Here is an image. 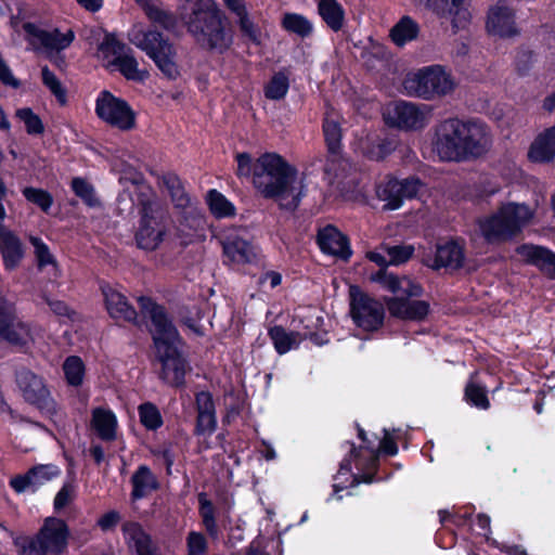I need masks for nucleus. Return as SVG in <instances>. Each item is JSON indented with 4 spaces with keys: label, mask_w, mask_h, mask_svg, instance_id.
<instances>
[{
    "label": "nucleus",
    "mask_w": 555,
    "mask_h": 555,
    "mask_svg": "<svg viewBox=\"0 0 555 555\" xmlns=\"http://www.w3.org/2000/svg\"><path fill=\"white\" fill-rule=\"evenodd\" d=\"M16 317L13 304L0 295V331L10 324V321Z\"/></svg>",
    "instance_id": "nucleus-58"
},
{
    "label": "nucleus",
    "mask_w": 555,
    "mask_h": 555,
    "mask_svg": "<svg viewBox=\"0 0 555 555\" xmlns=\"http://www.w3.org/2000/svg\"><path fill=\"white\" fill-rule=\"evenodd\" d=\"M528 157L533 163H550L555 158V127L544 130L534 139Z\"/></svg>",
    "instance_id": "nucleus-29"
},
{
    "label": "nucleus",
    "mask_w": 555,
    "mask_h": 555,
    "mask_svg": "<svg viewBox=\"0 0 555 555\" xmlns=\"http://www.w3.org/2000/svg\"><path fill=\"white\" fill-rule=\"evenodd\" d=\"M385 291L395 294V297L410 298L422 295V287L408 276H397L385 270L378 271L373 278Z\"/></svg>",
    "instance_id": "nucleus-20"
},
{
    "label": "nucleus",
    "mask_w": 555,
    "mask_h": 555,
    "mask_svg": "<svg viewBox=\"0 0 555 555\" xmlns=\"http://www.w3.org/2000/svg\"><path fill=\"white\" fill-rule=\"evenodd\" d=\"M124 539L130 550L137 555H151L150 537L144 532L138 522H125L122 525Z\"/></svg>",
    "instance_id": "nucleus-32"
},
{
    "label": "nucleus",
    "mask_w": 555,
    "mask_h": 555,
    "mask_svg": "<svg viewBox=\"0 0 555 555\" xmlns=\"http://www.w3.org/2000/svg\"><path fill=\"white\" fill-rule=\"evenodd\" d=\"M135 2L142 7L150 20L160 23L165 27L170 24L169 16L159 9L158 0H135Z\"/></svg>",
    "instance_id": "nucleus-51"
},
{
    "label": "nucleus",
    "mask_w": 555,
    "mask_h": 555,
    "mask_svg": "<svg viewBox=\"0 0 555 555\" xmlns=\"http://www.w3.org/2000/svg\"><path fill=\"white\" fill-rule=\"evenodd\" d=\"M0 80L9 86L18 87L17 80L13 77L11 70L4 64V62L0 59Z\"/></svg>",
    "instance_id": "nucleus-61"
},
{
    "label": "nucleus",
    "mask_w": 555,
    "mask_h": 555,
    "mask_svg": "<svg viewBox=\"0 0 555 555\" xmlns=\"http://www.w3.org/2000/svg\"><path fill=\"white\" fill-rule=\"evenodd\" d=\"M224 4L235 14L242 37L254 44H260L262 41L261 28L249 14L244 0H224Z\"/></svg>",
    "instance_id": "nucleus-21"
},
{
    "label": "nucleus",
    "mask_w": 555,
    "mask_h": 555,
    "mask_svg": "<svg viewBox=\"0 0 555 555\" xmlns=\"http://www.w3.org/2000/svg\"><path fill=\"white\" fill-rule=\"evenodd\" d=\"M384 119L400 129H420L428 122L427 106L420 107L409 102L392 103L385 108Z\"/></svg>",
    "instance_id": "nucleus-13"
},
{
    "label": "nucleus",
    "mask_w": 555,
    "mask_h": 555,
    "mask_svg": "<svg viewBox=\"0 0 555 555\" xmlns=\"http://www.w3.org/2000/svg\"><path fill=\"white\" fill-rule=\"evenodd\" d=\"M139 302L151 317V333L156 356L162 364L160 378L171 386L182 385L186 373V363L179 351L181 338L176 327L163 307L145 297L140 298Z\"/></svg>",
    "instance_id": "nucleus-3"
},
{
    "label": "nucleus",
    "mask_w": 555,
    "mask_h": 555,
    "mask_svg": "<svg viewBox=\"0 0 555 555\" xmlns=\"http://www.w3.org/2000/svg\"><path fill=\"white\" fill-rule=\"evenodd\" d=\"M350 448H351L350 449V457L354 459L356 467L359 470L375 468L378 452H382V453H385L388 455H396L398 452L397 443L393 439L392 434L388 429H384V438L380 441L378 450H375L373 448V444H371V443H367L365 446V448L370 451V455L366 460H362L358 456V453L356 452V448L353 444H350ZM351 469H352L351 459H345L343 461V463L340 464V468L337 473V476L335 477L336 483L334 485V491L336 493L344 488L340 486L343 483L341 479L344 476H350L352 479L351 483L353 486L360 483L361 481H364V482L371 481V478H367V477L362 478L356 474H352Z\"/></svg>",
    "instance_id": "nucleus-10"
},
{
    "label": "nucleus",
    "mask_w": 555,
    "mask_h": 555,
    "mask_svg": "<svg viewBox=\"0 0 555 555\" xmlns=\"http://www.w3.org/2000/svg\"><path fill=\"white\" fill-rule=\"evenodd\" d=\"M131 499L134 501L147 496L153 491H156L159 487V482L156 476L145 465L139 466L138 469L133 473L131 477Z\"/></svg>",
    "instance_id": "nucleus-31"
},
{
    "label": "nucleus",
    "mask_w": 555,
    "mask_h": 555,
    "mask_svg": "<svg viewBox=\"0 0 555 555\" xmlns=\"http://www.w3.org/2000/svg\"><path fill=\"white\" fill-rule=\"evenodd\" d=\"M119 181L125 184L130 183L132 186L138 189L139 205L141 204L142 201H146L149 197L151 199L156 198L155 195L151 192V190L142 183V175L131 167H125V169L121 171Z\"/></svg>",
    "instance_id": "nucleus-42"
},
{
    "label": "nucleus",
    "mask_w": 555,
    "mask_h": 555,
    "mask_svg": "<svg viewBox=\"0 0 555 555\" xmlns=\"http://www.w3.org/2000/svg\"><path fill=\"white\" fill-rule=\"evenodd\" d=\"M238 177H251L257 192L286 209H295L305 194L304 178L276 153H264L254 162L249 154L236 155Z\"/></svg>",
    "instance_id": "nucleus-1"
},
{
    "label": "nucleus",
    "mask_w": 555,
    "mask_h": 555,
    "mask_svg": "<svg viewBox=\"0 0 555 555\" xmlns=\"http://www.w3.org/2000/svg\"><path fill=\"white\" fill-rule=\"evenodd\" d=\"M179 12L201 44L212 49H225L231 44L232 37L225 31L222 14L214 0H181Z\"/></svg>",
    "instance_id": "nucleus-4"
},
{
    "label": "nucleus",
    "mask_w": 555,
    "mask_h": 555,
    "mask_svg": "<svg viewBox=\"0 0 555 555\" xmlns=\"http://www.w3.org/2000/svg\"><path fill=\"white\" fill-rule=\"evenodd\" d=\"M366 257L371 261L375 262L376 264H378L380 267H385V266L391 264L390 261H389V257L387 256V251L385 253L384 250L369 251L366 254Z\"/></svg>",
    "instance_id": "nucleus-62"
},
{
    "label": "nucleus",
    "mask_w": 555,
    "mask_h": 555,
    "mask_svg": "<svg viewBox=\"0 0 555 555\" xmlns=\"http://www.w3.org/2000/svg\"><path fill=\"white\" fill-rule=\"evenodd\" d=\"M281 25L286 31L296 34L299 37H308L313 31V24L298 13H284Z\"/></svg>",
    "instance_id": "nucleus-37"
},
{
    "label": "nucleus",
    "mask_w": 555,
    "mask_h": 555,
    "mask_svg": "<svg viewBox=\"0 0 555 555\" xmlns=\"http://www.w3.org/2000/svg\"><path fill=\"white\" fill-rule=\"evenodd\" d=\"M186 543L189 555H204L207 550L206 539L199 532H190L186 539Z\"/></svg>",
    "instance_id": "nucleus-57"
},
{
    "label": "nucleus",
    "mask_w": 555,
    "mask_h": 555,
    "mask_svg": "<svg viewBox=\"0 0 555 555\" xmlns=\"http://www.w3.org/2000/svg\"><path fill=\"white\" fill-rule=\"evenodd\" d=\"M61 470L55 465H38L29 470V478L33 481V488L39 487L47 481L57 477Z\"/></svg>",
    "instance_id": "nucleus-49"
},
{
    "label": "nucleus",
    "mask_w": 555,
    "mask_h": 555,
    "mask_svg": "<svg viewBox=\"0 0 555 555\" xmlns=\"http://www.w3.org/2000/svg\"><path fill=\"white\" fill-rule=\"evenodd\" d=\"M465 400L480 410H488L490 408L486 388L475 383L473 379H470L465 387Z\"/></svg>",
    "instance_id": "nucleus-43"
},
{
    "label": "nucleus",
    "mask_w": 555,
    "mask_h": 555,
    "mask_svg": "<svg viewBox=\"0 0 555 555\" xmlns=\"http://www.w3.org/2000/svg\"><path fill=\"white\" fill-rule=\"evenodd\" d=\"M29 242L34 247L37 269L50 280H56L61 275V269L49 246L37 236H30Z\"/></svg>",
    "instance_id": "nucleus-28"
},
{
    "label": "nucleus",
    "mask_w": 555,
    "mask_h": 555,
    "mask_svg": "<svg viewBox=\"0 0 555 555\" xmlns=\"http://www.w3.org/2000/svg\"><path fill=\"white\" fill-rule=\"evenodd\" d=\"M50 309L57 315H67L68 307L61 300L46 299Z\"/></svg>",
    "instance_id": "nucleus-64"
},
{
    "label": "nucleus",
    "mask_w": 555,
    "mask_h": 555,
    "mask_svg": "<svg viewBox=\"0 0 555 555\" xmlns=\"http://www.w3.org/2000/svg\"><path fill=\"white\" fill-rule=\"evenodd\" d=\"M516 253L524 261L535 266L548 278L555 279V253L530 244L519 246Z\"/></svg>",
    "instance_id": "nucleus-25"
},
{
    "label": "nucleus",
    "mask_w": 555,
    "mask_h": 555,
    "mask_svg": "<svg viewBox=\"0 0 555 555\" xmlns=\"http://www.w3.org/2000/svg\"><path fill=\"white\" fill-rule=\"evenodd\" d=\"M207 204L211 214L217 218L232 217L235 214L234 205L217 190H210L208 192Z\"/></svg>",
    "instance_id": "nucleus-39"
},
{
    "label": "nucleus",
    "mask_w": 555,
    "mask_h": 555,
    "mask_svg": "<svg viewBox=\"0 0 555 555\" xmlns=\"http://www.w3.org/2000/svg\"><path fill=\"white\" fill-rule=\"evenodd\" d=\"M102 294L104 296L107 312L113 319L127 322L135 320V310L128 304L126 297L121 293L109 285H103Z\"/></svg>",
    "instance_id": "nucleus-27"
},
{
    "label": "nucleus",
    "mask_w": 555,
    "mask_h": 555,
    "mask_svg": "<svg viewBox=\"0 0 555 555\" xmlns=\"http://www.w3.org/2000/svg\"><path fill=\"white\" fill-rule=\"evenodd\" d=\"M141 423L147 429H157L163 424L162 415L158 409L152 403H144L139 406Z\"/></svg>",
    "instance_id": "nucleus-50"
},
{
    "label": "nucleus",
    "mask_w": 555,
    "mask_h": 555,
    "mask_svg": "<svg viewBox=\"0 0 555 555\" xmlns=\"http://www.w3.org/2000/svg\"><path fill=\"white\" fill-rule=\"evenodd\" d=\"M414 253L412 245L393 246L387 248V256L391 264H400L409 260Z\"/></svg>",
    "instance_id": "nucleus-56"
},
{
    "label": "nucleus",
    "mask_w": 555,
    "mask_h": 555,
    "mask_svg": "<svg viewBox=\"0 0 555 555\" xmlns=\"http://www.w3.org/2000/svg\"><path fill=\"white\" fill-rule=\"evenodd\" d=\"M16 384L23 398L38 406L49 409L51 404L50 391L42 377L34 372L23 369L16 374Z\"/></svg>",
    "instance_id": "nucleus-17"
},
{
    "label": "nucleus",
    "mask_w": 555,
    "mask_h": 555,
    "mask_svg": "<svg viewBox=\"0 0 555 555\" xmlns=\"http://www.w3.org/2000/svg\"><path fill=\"white\" fill-rule=\"evenodd\" d=\"M288 88V77L284 73H278L267 85L264 93L270 100H281L286 95Z\"/></svg>",
    "instance_id": "nucleus-45"
},
{
    "label": "nucleus",
    "mask_w": 555,
    "mask_h": 555,
    "mask_svg": "<svg viewBox=\"0 0 555 555\" xmlns=\"http://www.w3.org/2000/svg\"><path fill=\"white\" fill-rule=\"evenodd\" d=\"M64 376L68 385L79 387L82 385L86 367L79 357L70 356L63 363Z\"/></svg>",
    "instance_id": "nucleus-40"
},
{
    "label": "nucleus",
    "mask_w": 555,
    "mask_h": 555,
    "mask_svg": "<svg viewBox=\"0 0 555 555\" xmlns=\"http://www.w3.org/2000/svg\"><path fill=\"white\" fill-rule=\"evenodd\" d=\"M199 513L203 519V525L207 532L216 538L218 535V527L215 519V508L209 500L204 494H199Z\"/></svg>",
    "instance_id": "nucleus-47"
},
{
    "label": "nucleus",
    "mask_w": 555,
    "mask_h": 555,
    "mask_svg": "<svg viewBox=\"0 0 555 555\" xmlns=\"http://www.w3.org/2000/svg\"><path fill=\"white\" fill-rule=\"evenodd\" d=\"M320 318L315 317L314 320H309L302 330H295L287 332L282 326H273L269 330V336L273 346L279 354H284L293 349L299 347L300 343L305 339H311L317 345H322L324 340L319 339L313 330L319 326Z\"/></svg>",
    "instance_id": "nucleus-15"
},
{
    "label": "nucleus",
    "mask_w": 555,
    "mask_h": 555,
    "mask_svg": "<svg viewBox=\"0 0 555 555\" xmlns=\"http://www.w3.org/2000/svg\"><path fill=\"white\" fill-rule=\"evenodd\" d=\"M222 247L227 261L234 266L253 263L258 258L257 248L237 235H227L222 241Z\"/></svg>",
    "instance_id": "nucleus-19"
},
{
    "label": "nucleus",
    "mask_w": 555,
    "mask_h": 555,
    "mask_svg": "<svg viewBox=\"0 0 555 555\" xmlns=\"http://www.w3.org/2000/svg\"><path fill=\"white\" fill-rule=\"evenodd\" d=\"M119 520H120L119 513L116 511H111V512L104 514L98 520V525L102 530L106 531V530L114 528L119 522Z\"/></svg>",
    "instance_id": "nucleus-59"
},
{
    "label": "nucleus",
    "mask_w": 555,
    "mask_h": 555,
    "mask_svg": "<svg viewBox=\"0 0 555 555\" xmlns=\"http://www.w3.org/2000/svg\"><path fill=\"white\" fill-rule=\"evenodd\" d=\"M281 281H282V276L280 273L275 272V271H270V272H267L264 273L261 278H260V284H266V283H269L270 286L272 288L276 287L278 285L281 284Z\"/></svg>",
    "instance_id": "nucleus-63"
},
{
    "label": "nucleus",
    "mask_w": 555,
    "mask_h": 555,
    "mask_svg": "<svg viewBox=\"0 0 555 555\" xmlns=\"http://www.w3.org/2000/svg\"><path fill=\"white\" fill-rule=\"evenodd\" d=\"M390 315L408 321H421L429 311L428 304L423 300H408L399 297L385 299Z\"/></svg>",
    "instance_id": "nucleus-24"
},
{
    "label": "nucleus",
    "mask_w": 555,
    "mask_h": 555,
    "mask_svg": "<svg viewBox=\"0 0 555 555\" xmlns=\"http://www.w3.org/2000/svg\"><path fill=\"white\" fill-rule=\"evenodd\" d=\"M163 182L169 191L176 206L184 207L188 205L190 199L181 186L180 180L175 175L164 176Z\"/></svg>",
    "instance_id": "nucleus-48"
},
{
    "label": "nucleus",
    "mask_w": 555,
    "mask_h": 555,
    "mask_svg": "<svg viewBox=\"0 0 555 555\" xmlns=\"http://www.w3.org/2000/svg\"><path fill=\"white\" fill-rule=\"evenodd\" d=\"M195 402L197 411L195 433L198 436H211L217 428L212 396L208 391H199L195 396Z\"/></svg>",
    "instance_id": "nucleus-23"
},
{
    "label": "nucleus",
    "mask_w": 555,
    "mask_h": 555,
    "mask_svg": "<svg viewBox=\"0 0 555 555\" xmlns=\"http://www.w3.org/2000/svg\"><path fill=\"white\" fill-rule=\"evenodd\" d=\"M0 339L14 346H26L33 340V334L29 326L14 317L8 326L0 331Z\"/></svg>",
    "instance_id": "nucleus-34"
},
{
    "label": "nucleus",
    "mask_w": 555,
    "mask_h": 555,
    "mask_svg": "<svg viewBox=\"0 0 555 555\" xmlns=\"http://www.w3.org/2000/svg\"><path fill=\"white\" fill-rule=\"evenodd\" d=\"M42 80L43 83L51 90V92L57 98V100L64 104L66 102V94L62 88L61 82L55 75L49 70L48 67L42 68Z\"/></svg>",
    "instance_id": "nucleus-55"
},
{
    "label": "nucleus",
    "mask_w": 555,
    "mask_h": 555,
    "mask_svg": "<svg viewBox=\"0 0 555 555\" xmlns=\"http://www.w3.org/2000/svg\"><path fill=\"white\" fill-rule=\"evenodd\" d=\"M5 195L7 188L0 179V253L4 268L11 271L20 266L25 256V249L20 237L2 223L7 216L2 205V199Z\"/></svg>",
    "instance_id": "nucleus-14"
},
{
    "label": "nucleus",
    "mask_w": 555,
    "mask_h": 555,
    "mask_svg": "<svg viewBox=\"0 0 555 555\" xmlns=\"http://www.w3.org/2000/svg\"><path fill=\"white\" fill-rule=\"evenodd\" d=\"M76 485L73 481L65 482L54 498V509L60 512L66 507L76 496Z\"/></svg>",
    "instance_id": "nucleus-53"
},
{
    "label": "nucleus",
    "mask_w": 555,
    "mask_h": 555,
    "mask_svg": "<svg viewBox=\"0 0 555 555\" xmlns=\"http://www.w3.org/2000/svg\"><path fill=\"white\" fill-rule=\"evenodd\" d=\"M23 195L27 201L36 204L44 211H48L53 203L52 196L47 191L41 189L25 188L23 190Z\"/></svg>",
    "instance_id": "nucleus-52"
},
{
    "label": "nucleus",
    "mask_w": 555,
    "mask_h": 555,
    "mask_svg": "<svg viewBox=\"0 0 555 555\" xmlns=\"http://www.w3.org/2000/svg\"><path fill=\"white\" fill-rule=\"evenodd\" d=\"M318 12L333 31H338L343 28L345 10L337 0H320Z\"/></svg>",
    "instance_id": "nucleus-35"
},
{
    "label": "nucleus",
    "mask_w": 555,
    "mask_h": 555,
    "mask_svg": "<svg viewBox=\"0 0 555 555\" xmlns=\"http://www.w3.org/2000/svg\"><path fill=\"white\" fill-rule=\"evenodd\" d=\"M318 243L320 248L343 259H348L351 250L346 236L333 225H327L319 231Z\"/></svg>",
    "instance_id": "nucleus-26"
},
{
    "label": "nucleus",
    "mask_w": 555,
    "mask_h": 555,
    "mask_svg": "<svg viewBox=\"0 0 555 555\" xmlns=\"http://www.w3.org/2000/svg\"><path fill=\"white\" fill-rule=\"evenodd\" d=\"M140 206L141 220L135 233L137 245L145 250H155L167 234L165 210L157 198L149 197L142 201Z\"/></svg>",
    "instance_id": "nucleus-9"
},
{
    "label": "nucleus",
    "mask_w": 555,
    "mask_h": 555,
    "mask_svg": "<svg viewBox=\"0 0 555 555\" xmlns=\"http://www.w3.org/2000/svg\"><path fill=\"white\" fill-rule=\"evenodd\" d=\"M95 114L105 124L120 131L135 127L137 115L127 101L107 90L99 93L95 100Z\"/></svg>",
    "instance_id": "nucleus-11"
},
{
    "label": "nucleus",
    "mask_w": 555,
    "mask_h": 555,
    "mask_svg": "<svg viewBox=\"0 0 555 555\" xmlns=\"http://www.w3.org/2000/svg\"><path fill=\"white\" fill-rule=\"evenodd\" d=\"M422 186L416 178L388 179L377 186L376 194L380 201L385 202L386 208L395 210L401 206L404 198L414 197Z\"/></svg>",
    "instance_id": "nucleus-16"
},
{
    "label": "nucleus",
    "mask_w": 555,
    "mask_h": 555,
    "mask_svg": "<svg viewBox=\"0 0 555 555\" xmlns=\"http://www.w3.org/2000/svg\"><path fill=\"white\" fill-rule=\"evenodd\" d=\"M73 191L77 196L85 201L88 205H95L98 199L91 184L81 178H75L72 181Z\"/></svg>",
    "instance_id": "nucleus-54"
},
{
    "label": "nucleus",
    "mask_w": 555,
    "mask_h": 555,
    "mask_svg": "<svg viewBox=\"0 0 555 555\" xmlns=\"http://www.w3.org/2000/svg\"><path fill=\"white\" fill-rule=\"evenodd\" d=\"M91 428L101 439L114 440L117 429L115 413L106 408H94L91 412Z\"/></svg>",
    "instance_id": "nucleus-30"
},
{
    "label": "nucleus",
    "mask_w": 555,
    "mask_h": 555,
    "mask_svg": "<svg viewBox=\"0 0 555 555\" xmlns=\"http://www.w3.org/2000/svg\"><path fill=\"white\" fill-rule=\"evenodd\" d=\"M325 142L330 152L336 153L339 149L341 139V129L338 120L332 116H326L323 126Z\"/></svg>",
    "instance_id": "nucleus-44"
},
{
    "label": "nucleus",
    "mask_w": 555,
    "mask_h": 555,
    "mask_svg": "<svg viewBox=\"0 0 555 555\" xmlns=\"http://www.w3.org/2000/svg\"><path fill=\"white\" fill-rule=\"evenodd\" d=\"M129 40L144 51L165 76L176 78L179 75L173 48L159 33L135 26L129 33Z\"/></svg>",
    "instance_id": "nucleus-8"
},
{
    "label": "nucleus",
    "mask_w": 555,
    "mask_h": 555,
    "mask_svg": "<svg viewBox=\"0 0 555 555\" xmlns=\"http://www.w3.org/2000/svg\"><path fill=\"white\" fill-rule=\"evenodd\" d=\"M15 116L21 120L28 134H41L44 131L43 124L40 117L35 114L30 108L23 107L15 112Z\"/></svg>",
    "instance_id": "nucleus-46"
},
{
    "label": "nucleus",
    "mask_w": 555,
    "mask_h": 555,
    "mask_svg": "<svg viewBox=\"0 0 555 555\" xmlns=\"http://www.w3.org/2000/svg\"><path fill=\"white\" fill-rule=\"evenodd\" d=\"M11 486L16 492H23L28 488H33L31 478H29V473L25 476H17L11 479Z\"/></svg>",
    "instance_id": "nucleus-60"
},
{
    "label": "nucleus",
    "mask_w": 555,
    "mask_h": 555,
    "mask_svg": "<svg viewBox=\"0 0 555 555\" xmlns=\"http://www.w3.org/2000/svg\"><path fill=\"white\" fill-rule=\"evenodd\" d=\"M537 214V206L508 202L493 214L478 220L480 234L490 243L509 240L529 225Z\"/></svg>",
    "instance_id": "nucleus-5"
},
{
    "label": "nucleus",
    "mask_w": 555,
    "mask_h": 555,
    "mask_svg": "<svg viewBox=\"0 0 555 555\" xmlns=\"http://www.w3.org/2000/svg\"><path fill=\"white\" fill-rule=\"evenodd\" d=\"M420 33L418 24L410 16H402L390 29V38L398 47L415 40Z\"/></svg>",
    "instance_id": "nucleus-36"
},
{
    "label": "nucleus",
    "mask_w": 555,
    "mask_h": 555,
    "mask_svg": "<svg viewBox=\"0 0 555 555\" xmlns=\"http://www.w3.org/2000/svg\"><path fill=\"white\" fill-rule=\"evenodd\" d=\"M487 29L490 34L502 38L517 35L512 9L501 2L492 7L488 14Z\"/></svg>",
    "instance_id": "nucleus-22"
},
{
    "label": "nucleus",
    "mask_w": 555,
    "mask_h": 555,
    "mask_svg": "<svg viewBox=\"0 0 555 555\" xmlns=\"http://www.w3.org/2000/svg\"><path fill=\"white\" fill-rule=\"evenodd\" d=\"M403 89L410 96L434 100L450 94L455 81L441 65H429L406 74Z\"/></svg>",
    "instance_id": "nucleus-6"
},
{
    "label": "nucleus",
    "mask_w": 555,
    "mask_h": 555,
    "mask_svg": "<svg viewBox=\"0 0 555 555\" xmlns=\"http://www.w3.org/2000/svg\"><path fill=\"white\" fill-rule=\"evenodd\" d=\"M24 29L29 42L36 48H42L48 53L60 52L70 46L75 36L72 30L61 33L57 29L47 31L33 24H25Z\"/></svg>",
    "instance_id": "nucleus-18"
},
{
    "label": "nucleus",
    "mask_w": 555,
    "mask_h": 555,
    "mask_svg": "<svg viewBox=\"0 0 555 555\" xmlns=\"http://www.w3.org/2000/svg\"><path fill=\"white\" fill-rule=\"evenodd\" d=\"M69 530L64 520L48 517L33 539L15 541L20 555H59L67 547Z\"/></svg>",
    "instance_id": "nucleus-7"
},
{
    "label": "nucleus",
    "mask_w": 555,
    "mask_h": 555,
    "mask_svg": "<svg viewBox=\"0 0 555 555\" xmlns=\"http://www.w3.org/2000/svg\"><path fill=\"white\" fill-rule=\"evenodd\" d=\"M491 145L492 134L486 124L449 118L436 128L433 153L440 160L464 162L483 156Z\"/></svg>",
    "instance_id": "nucleus-2"
},
{
    "label": "nucleus",
    "mask_w": 555,
    "mask_h": 555,
    "mask_svg": "<svg viewBox=\"0 0 555 555\" xmlns=\"http://www.w3.org/2000/svg\"><path fill=\"white\" fill-rule=\"evenodd\" d=\"M99 56L105 66L113 67L124 53V46L112 36H106L99 46Z\"/></svg>",
    "instance_id": "nucleus-41"
},
{
    "label": "nucleus",
    "mask_w": 555,
    "mask_h": 555,
    "mask_svg": "<svg viewBox=\"0 0 555 555\" xmlns=\"http://www.w3.org/2000/svg\"><path fill=\"white\" fill-rule=\"evenodd\" d=\"M113 67H116L129 80L143 81L149 76L147 70L139 68L137 60L125 52Z\"/></svg>",
    "instance_id": "nucleus-38"
},
{
    "label": "nucleus",
    "mask_w": 555,
    "mask_h": 555,
    "mask_svg": "<svg viewBox=\"0 0 555 555\" xmlns=\"http://www.w3.org/2000/svg\"><path fill=\"white\" fill-rule=\"evenodd\" d=\"M463 260L462 247L454 242H449L437 247L434 262L430 266L436 269L442 267L455 269L462 266Z\"/></svg>",
    "instance_id": "nucleus-33"
},
{
    "label": "nucleus",
    "mask_w": 555,
    "mask_h": 555,
    "mask_svg": "<svg viewBox=\"0 0 555 555\" xmlns=\"http://www.w3.org/2000/svg\"><path fill=\"white\" fill-rule=\"evenodd\" d=\"M350 315L353 323L363 331L378 330L384 321L383 304L363 293L358 286L349 287Z\"/></svg>",
    "instance_id": "nucleus-12"
}]
</instances>
